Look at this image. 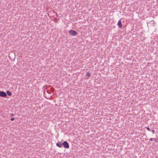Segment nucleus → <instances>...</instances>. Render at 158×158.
<instances>
[{"mask_svg":"<svg viewBox=\"0 0 158 158\" xmlns=\"http://www.w3.org/2000/svg\"><path fill=\"white\" fill-rule=\"evenodd\" d=\"M69 34L72 36H75L77 35V32L76 31L73 30H70L69 31Z\"/></svg>","mask_w":158,"mask_h":158,"instance_id":"nucleus-1","label":"nucleus"},{"mask_svg":"<svg viewBox=\"0 0 158 158\" xmlns=\"http://www.w3.org/2000/svg\"><path fill=\"white\" fill-rule=\"evenodd\" d=\"M62 145L65 148H69V145L66 141H64L62 143Z\"/></svg>","mask_w":158,"mask_h":158,"instance_id":"nucleus-2","label":"nucleus"},{"mask_svg":"<svg viewBox=\"0 0 158 158\" xmlns=\"http://www.w3.org/2000/svg\"><path fill=\"white\" fill-rule=\"evenodd\" d=\"M7 94L5 92L0 91V97H5L7 96Z\"/></svg>","mask_w":158,"mask_h":158,"instance_id":"nucleus-3","label":"nucleus"},{"mask_svg":"<svg viewBox=\"0 0 158 158\" xmlns=\"http://www.w3.org/2000/svg\"><path fill=\"white\" fill-rule=\"evenodd\" d=\"M56 146L59 147V148H61L62 147V143H61V142H58L56 143Z\"/></svg>","mask_w":158,"mask_h":158,"instance_id":"nucleus-4","label":"nucleus"},{"mask_svg":"<svg viewBox=\"0 0 158 158\" xmlns=\"http://www.w3.org/2000/svg\"><path fill=\"white\" fill-rule=\"evenodd\" d=\"M118 25L119 28L122 27L121 22L120 20H119L118 23Z\"/></svg>","mask_w":158,"mask_h":158,"instance_id":"nucleus-5","label":"nucleus"},{"mask_svg":"<svg viewBox=\"0 0 158 158\" xmlns=\"http://www.w3.org/2000/svg\"><path fill=\"white\" fill-rule=\"evenodd\" d=\"M6 94H7L9 96H10L12 95L11 93L10 92V91H7L6 92Z\"/></svg>","mask_w":158,"mask_h":158,"instance_id":"nucleus-6","label":"nucleus"},{"mask_svg":"<svg viewBox=\"0 0 158 158\" xmlns=\"http://www.w3.org/2000/svg\"><path fill=\"white\" fill-rule=\"evenodd\" d=\"M145 128H146L148 131H151V130L149 127H145Z\"/></svg>","mask_w":158,"mask_h":158,"instance_id":"nucleus-7","label":"nucleus"},{"mask_svg":"<svg viewBox=\"0 0 158 158\" xmlns=\"http://www.w3.org/2000/svg\"><path fill=\"white\" fill-rule=\"evenodd\" d=\"M149 140H150V141H153V140H155V141H156V139H154V138H152L150 139Z\"/></svg>","mask_w":158,"mask_h":158,"instance_id":"nucleus-8","label":"nucleus"},{"mask_svg":"<svg viewBox=\"0 0 158 158\" xmlns=\"http://www.w3.org/2000/svg\"><path fill=\"white\" fill-rule=\"evenodd\" d=\"M151 131L152 132L153 134H154L155 133V131L154 130H151Z\"/></svg>","mask_w":158,"mask_h":158,"instance_id":"nucleus-9","label":"nucleus"},{"mask_svg":"<svg viewBox=\"0 0 158 158\" xmlns=\"http://www.w3.org/2000/svg\"><path fill=\"white\" fill-rule=\"evenodd\" d=\"M87 76H88V77H89L90 76V74L88 73L87 74Z\"/></svg>","mask_w":158,"mask_h":158,"instance_id":"nucleus-10","label":"nucleus"},{"mask_svg":"<svg viewBox=\"0 0 158 158\" xmlns=\"http://www.w3.org/2000/svg\"><path fill=\"white\" fill-rule=\"evenodd\" d=\"M14 119H15L14 118H11L10 120H11V121H13Z\"/></svg>","mask_w":158,"mask_h":158,"instance_id":"nucleus-11","label":"nucleus"},{"mask_svg":"<svg viewBox=\"0 0 158 158\" xmlns=\"http://www.w3.org/2000/svg\"><path fill=\"white\" fill-rule=\"evenodd\" d=\"M51 91H52V92H54V89L53 88H51Z\"/></svg>","mask_w":158,"mask_h":158,"instance_id":"nucleus-12","label":"nucleus"},{"mask_svg":"<svg viewBox=\"0 0 158 158\" xmlns=\"http://www.w3.org/2000/svg\"><path fill=\"white\" fill-rule=\"evenodd\" d=\"M11 116H14V115L13 114H12L11 115Z\"/></svg>","mask_w":158,"mask_h":158,"instance_id":"nucleus-13","label":"nucleus"},{"mask_svg":"<svg viewBox=\"0 0 158 158\" xmlns=\"http://www.w3.org/2000/svg\"><path fill=\"white\" fill-rule=\"evenodd\" d=\"M52 11H53V12L54 13V10H52Z\"/></svg>","mask_w":158,"mask_h":158,"instance_id":"nucleus-14","label":"nucleus"}]
</instances>
